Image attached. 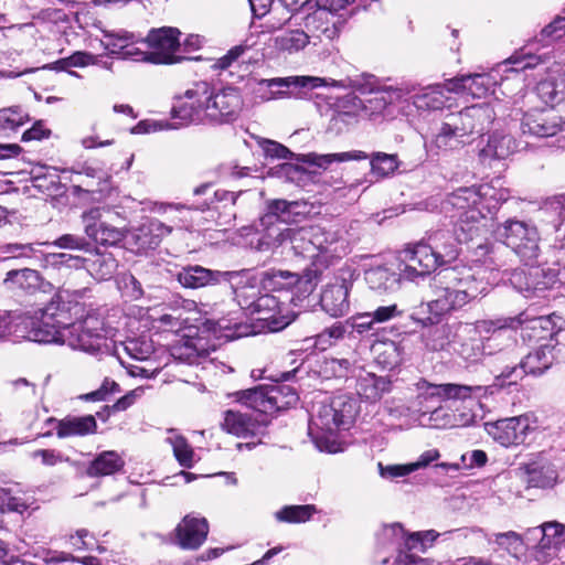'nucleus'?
Returning a JSON list of instances; mask_svg holds the SVG:
<instances>
[{
    "label": "nucleus",
    "mask_w": 565,
    "mask_h": 565,
    "mask_svg": "<svg viewBox=\"0 0 565 565\" xmlns=\"http://www.w3.org/2000/svg\"><path fill=\"white\" fill-rule=\"evenodd\" d=\"M25 338L39 343L66 344L87 353L107 349L113 329L97 311L74 301H51L22 318Z\"/></svg>",
    "instance_id": "1"
},
{
    "label": "nucleus",
    "mask_w": 565,
    "mask_h": 565,
    "mask_svg": "<svg viewBox=\"0 0 565 565\" xmlns=\"http://www.w3.org/2000/svg\"><path fill=\"white\" fill-rule=\"evenodd\" d=\"M416 391L412 406L386 403L388 415L406 424H414L429 414L433 426L465 427L477 423L479 414L475 407H481L479 398L487 393V387L456 383L433 384L420 380L416 383Z\"/></svg>",
    "instance_id": "2"
},
{
    "label": "nucleus",
    "mask_w": 565,
    "mask_h": 565,
    "mask_svg": "<svg viewBox=\"0 0 565 565\" xmlns=\"http://www.w3.org/2000/svg\"><path fill=\"white\" fill-rule=\"evenodd\" d=\"M480 215L479 211L470 210L466 213L468 218L430 230L418 243L406 246L401 253L405 279L415 281L425 278L454 263L459 256L460 245L480 234Z\"/></svg>",
    "instance_id": "3"
},
{
    "label": "nucleus",
    "mask_w": 565,
    "mask_h": 565,
    "mask_svg": "<svg viewBox=\"0 0 565 565\" xmlns=\"http://www.w3.org/2000/svg\"><path fill=\"white\" fill-rule=\"evenodd\" d=\"M242 108L243 98L236 87L216 88L207 81H198L175 97L171 113L180 125H223L235 121Z\"/></svg>",
    "instance_id": "4"
},
{
    "label": "nucleus",
    "mask_w": 565,
    "mask_h": 565,
    "mask_svg": "<svg viewBox=\"0 0 565 565\" xmlns=\"http://www.w3.org/2000/svg\"><path fill=\"white\" fill-rule=\"evenodd\" d=\"M564 326L565 321L556 315L531 317L527 312H521L514 317L481 319L466 323L462 326V332L480 338V348L486 356L513 345V331L518 328L532 330L537 339H545L562 330Z\"/></svg>",
    "instance_id": "5"
},
{
    "label": "nucleus",
    "mask_w": 565,
    "mask_h": 565,
    "mask_svg": "<svg viewBox=\"0 0 565 565\" xmlns=\"http://www.w3.org/2000/svg\"><path fill=\"white\" fill-rule=\"evenodd\" d=\"M358 415L354 398L348 395H338L329 403H321L309 422V435L321 451L335 452L337 433L349 429Z\"/></svg>",
    "instance_id": "6"
},
{
    "label": "nucleus",
    "mask_w": 565,
    "mask_h": 565,
    "mask_svg": "<svg viewBox=\"0 0 565 565\" xmlns=\"http://www.w3.org/2000/svg\"><path fill=\"white\" fill-rule=\"evenodd\" d=\"M446 92L449 93L447 85L434 84L422 87L415 82L405 81L395 86L383 87L367 99V103L373 110L382 111L390 104L411 99L419 111H437L447 105L449 98Z\"/></svg>",
    "instance_id": "7"
},
{
    "label": "nucleus",
    "mask_w": 565,
    "mask_h": 565,
    "mask_svg": "<svg viewBox=\"0 0 565 565\" xmlns=\"http://www.w3.org/2000/svg\"><path fill=\"white\" fill-rule=\"evenodd\" d=\"M239 327L232 324L228 319H207L200 329L196 339H191L174 349L173 355L188 364L202 363L211 352H214L222 342L234 340L242 335Z\"/></svg>",
    "instance_id": "8"
},
{
    "label": "nucleus",
    "mask_w": 565,
    "mask_h": 565,
    "mask_svg": "<svg viewBox=\"0 0 565 565\" xmlns=\"http://www.w3.org/2000/svg\"><path fill=\"white\" fill-rule=\"evenodd\" d=\"M331 243L320 227L273 228L269 239H258V250H269L277 246L289 247L295 255L313 259L319 253H330Z\"/></svg>",
    "instance_id": "9"
},
{
    "label": "nucleus",
    "mask_w": 565,
    "mask_h": 565,
    "mask_svg": "<svg viewBox=\"0 0 565 565\" xmlns=\"http://www.w3.org/2000/svg\"><path fill=\"white\" fill-rule=\"evenodd\" d=\"M540 62L541 58L539 56L515 53L488 74H468L449 79L447 82V90L455 93L466 92L473 97L481 98L488 93L494 92L493 87L498 84V75L501 72L519 73L536 67Z\"/></svg>",
    "instance_id": "10"
},
{
    "label": "nucleus",
    "mask_w": 565,
    "mask_h": 565,
    "mask_svg": "<svg viewBox=\"0 0 565 565\" xmlns=\"http://www.w3.org/2000/svg\"><path fill=\"white\" fill-rule=\"evenodd\" d=\"M495 235L510 247L525 265L534 264L541 253L540 234L536 226L526 221L509 218L499 224Z\"/></svg>",
    "instance_id": "11"
},
{
    "label": "nucleus",
    "mask_w": 565,
    "mask_h": 565,
    "mask_svg": "<svg viewBox=\"0 0 565 565\" xmlns=\"http://www.w3.org/2000/svg\"><path fill=\"white\" fill-rule=\"evenodd\" d=\"M433 288L436 298L423 303L411 316L423 326L436 324L445 315L469 303L466 294L460 292L455 286L436 281V275L433 278Z\"/></svg>",
    "instance_id": "12"
},
{
    "label": "nucleus",
    "mask_w": 565,
    "mask_h": 565,
    "mask_svg": "<svg viewBox=\"0 0 565 565\" xmlns=\"http://www.w3.org/2000/svg\"><path fill=\"white\" fill-rule=\"evenodd\" d=\"M436 281L455 286L467 295L468 301L484 296L490 289V277L487 268L481 266L446 267L436 274Z\"/></svg>",
    "instance_id": "13"
},
{
    "label": "nucleus",
    "mask_w": 565,
    "mask_h": 565,
    "mask_svg": "<svg viewBox=\"0 0 565 565\" xmlns=\"http://www.w3.org/2000/svg\"><path fill=\"white\" fill-rule=\"evenodd\" d=\"M257 145L263 150L266 158L290 159L309 166H315L321 169H327L334 162H343L349 160H364L369 158L367 153H365L364 151L356 150L327 154H319L316 152H310L306 154H295L284 145L266 138H257Z\"/></svg>",
    "instance_id": "14"
},
{
    "label": "nucleus",
    "mask_w": 565,
    "mask_h": 565,
    "mask_svg": "<svg viewBox=\"0 0 565 565\" xmlns=\"http://www.w3.org/2000/svg\"><path fill=\"white\" fill-rule=\"evenodd\" d=\"M510 281L521 292L545 290L557 282L565 284V258L559 254L551 264L531 267L527 271L514 270Z\"/></svg>",
    "instance_id": "15"
},
{
    "label": "nucleus",
    "mask_w": 565,
    "mask_h": 565,
    "mask_svg": "<svg viewBox=\"0 0 565 565\" xmlns=\"http://www.w3.org/2000/svg\"><path fill=\"white\" fill-rule=\"evenodd\" d=\"M181 31L173 26H162L151 29L146 39V42L151 49L150 63L152 64H178L185 60H191L182 54L180 42ZM193 60H201L200 56Z\"/></svg>",
    "instance_id": "16"
},
{
    "label": "nucleus",
    "mask_w": 565,
    "mask_h": 565,
    "mask_svg": "<svg viewBox=\"0 0 565 565\" xmlns=\"http://www.w3.org/2000/svg\"><path fill=\"white\" fill-rule=\"evenodd\" d=\"M248 276H239L237 279L241 284L243 279L246 280L245 286H235V297L242 308L250 310L253 313H258L260 320H268L274 317V312L279 310L280 301L273 295H260L256 297L257 279L252 275L249 269Z\"/></svg>",
    "instance_id": "17"
},
{
    "label": "nucleus",
    "mask_w": 565,
    "mask_h": 565,
    "mask_svg": "<svg viewBox=\"0 0 565 565\" xmlns=\"http://www.w3.org/2000/svg\"><path fill=\"white\" fill-rule=\"evenodd\" d=\"M308 212V205L305 202L282 199L268 201L266 212L259 220L264 233L258 239H269L273 228H281L278 223L296 222L298 216H303Z\"/></svg>",
    "instance_id": "18"
},
{
    "label": "nucleus",
    "mask_w": 565,
    "mask_h": 565,
    "mask_svg": "<svg viewBox=\"0 0 565 565\" xmlns=\"http://www.w3.org/2000/svg\"><path fill=\"white\" fill-rule=\"evenodd\" d=\"M102 46L108 51L110 56L136 62H149L151 52L142 51L135 46L140 41L134 32L124 29L103 30Z\"/></svg>",
    "instance_id": "19"
},
{
    "label": "nucleus",
    "mask_w": 565,
    "mask_h": 565,
    "mask_svg": "<svg viewBox=\"0 0 565 565\" xmlns=\"http://www.w3.org/2000/svg\"><path fill=\"white\" fill-rule=\"evenodd\" d=\"M561 350V348L554 345H542L530 352L518 366L504 370L501 376L504 380H509V383L512 384L522 379L524 374L542 375L553 365L556 359L555 352Z\"/></svg>",
    "instance_id": "20"
},
{
    "label": "nucleus",
    "mask_w": 565,
    "mask_h": 565,
    "mask_svg": "<svg viewBox=\"0 0 565 565\" xmlns=\"http://www.w3.org/2000/svg\"><path fill=\"white\" fill-rule=\"evenodd\" d=\"M239 276H248V271H221L212 270L200 265H188L178 271L177 280L184 288L199 289L217 285L221 281L233 282Z\"/></svg>",
    "instance_id": "21"
},
{
    "label": "nucleus",
    "mask_w": 565,
    "mask_h": 565,
    "mask_svg": "<svg viewBox=\"0 0 565 565\" xmlns=\"http://www.w3.org/2000/svg\"><path fill=\"white\" fill-rule=\"evenodd\" d=\"M536 428V420L532 416L521 415L498 420L489 433L502 446L509 447L525 443Z\"/></svg>",
    "instance_id": "22"
},
{
    "label": "nucleus",
    "mask_w": 565,
    "mask_h": 565,
    "mask_svg": "<svg viewBox=\"0 0 565 565\" xmlns=\"http://www.w3.org/2000/svg\"><path fill=\"white\" fill-rule=\"evenodd\" d=\"M521 129L524 135L548 138L565 130V120L553 109H534L523 115Z\"/></svg>",
    "instance_id": "23"
},
{
    "label": "nucleus",
    "mask_w": 565,
    "mask_h": 565,
    "mask_svg": "<svg viewBox=\"0 0 565 565\" xmlns=\"http://www.w3.org/2000/svg\"><path fill=\"white\" fill-rule=\"evenodd\" d=\"M270 419L266 416L258 417L252 413L228 409L224 412L222 428L241 438L265 435Z\"/></svg>",
    "instance_id": "24"
},
{
    "label": "nucleus",
    "mask_w": 565,
    "mask_h": 565,
    "mask_svg": "<svg viewBox=\"0 0 565 565\" xmlns=\"http://www.w3.org/2000/svg\"><path fill=\"white\" fill-rule=\"evenodd\" d=\"M423 139L426 154L429 158L447 156L466 145V140L452 132L441 120L434 128H429L423 135Z\"/></svg>",
    "instance_id": "25"
},
{
    "label": "nucleus",
    "mask_w": 565,
    "mask_h": 565,
    "mask_svg": "<svg viewBox=\"0 0 565 565\" xmlns=\"http://www.w3.org/2000/svg\"><path fill=\"white\" fill-rule=\"evenodd\" d=\"M84 232L92 241L100 245H116L124 238V232L102 220L99 209H90L82 214Z\"/></svg>",
    "instance_id": "26"
},
{
    "label": "nucleus",
    "mask_w": 565,
    "mask_h": 565,
    "mask_svg": "<svg viewBox=\"0 0 565 565\" xmlns=\"http://www.w3.org/2000/svg\"><path fill=\"white\" fill-rule=\"evenodd\" d=\"M441 210L449 214L450 222H461V218H467L466 213L470 210L481 213L480 224L486 220L483 210L478 206L477 186L459 188L448 194L441 203Z\"/></svg>",
    "instance_id": "27"
},
{
    "label": "nucleus",
    "mask_w": 565,
    "mask_h": 565,
    "mask_svg": "<svg viewBox=\"0 0 565 565\" xmlns=\"http://www.w3.org/2000/svg\"><path fill=\"white\" fill-rule=\"evenodd\" d=\"M207 534V520L188 514L174 529V543L182 550H198L205 542Z\"/></svg>",
    "instance_id": "28"
},
{
    "label": "nucleus",
    "mask_w": 565,
    "mask_h": 565,
    "mask_svg": "<svg viewBox=\"0 0 565 565\" xmlns=\"http://www.w3.org/2000/svg\"><path fill=\"white\" fill-rule=\"evenodd\" d=\"M46 423L54 425L55 435L60 439L85 437L96 434L98 428L96 416L94 415H66L61 419L50 417Z\"/></svg>",
    "instance_id": "29"
},
{
    "label": "nucleus",
    "mask_w": 565,
    "mask_h": 565,
    "mask_svg": "<svg viewBox=\"0 0 565 565\" xmlns=\"http://www.w3.org/2000/svg\"><path fill=\"white\" fill-rule=\"evenodd\" d=\"M322 78L313 76H288L276 77L270 79H260L257 85V92H262L264 100L277 98L285 93V88L289 87H309L316 88L322 85Z\"/></svg>",
    "instance_id": "30"
},
{
    "label": "nucleus",
    "mask_w": 565,
    "mask_h": 565,
    "mask_svg": "<svg viewBox=\"0 0 565 565\" xmlns=\"http://www.w3.org/2000/svg\"><path fill=\"white\" fill-rule=\"evenodd\" d=\"M171 232L172 226L166 225L157 218H150L131 233L130 239L137 253H147L159 246L161 239Z\"/></svg>",
    "instance_id": "31"
},
{
    "label": "nucleus",
    "mask_w": 565,
    "mask_h": 565,
    "mask_svg": "<svg viewBox=\"0 0 565 565\" xmlns=\"http://www.w3.org/2000/svg\"><path fill=\"white\" fill-rule=\"evenodd\" d=\"M237 401L247 407L257 412V416H266L277 413L275 404L277 399L273 397L271 385H258L253 388L239 391L236 393Z\"/></svg>",
    "instance_id": "32"
},
{
    "label": "nucleus",
    "mask_w": 565,
    "mask_h": 565,
    "mask_svg": "<svg viewBox=\"0 0 565 565\" xmlns=\"http://www.w3.org/2000/svg\"><path fill=\"white\" fill-rule=\"evenodd\" d=\"M58 257L62 259L61 262L74 260L75 266L84 264L88 273L97 280L110 279L118 267L116 258L110 253H99L87 260L65 253L58 254Z\"/></svg>",
    "instance_id": "33"
},
{
    "label": "nucleus",
    "mask_w": 565,
    "mask_h": 565,
    "mask_svg": "<svg viewBox=\"0 0 565 565\" xmlns=\"http://www.w3.org/2000/svg\"><path fill=\"white\" fill-rule=\"evenodd\" d=\"M285 8L291 12V19L303 22L306 29H320L326 18V10L319 8V0H280Z\"/></svg>",
    "instance_id": "34"
},
{
    "label": "nucleus",
    "mask_w": 565,
    "mask_h": 565,
    "mask_svg": "<svg viewBox=\"0 0 565 565\" xmlns=\"http://www.w3.org/2000/svg\"><path fill=\"white\" fill-rule=\"evenodd\" d=\"M355 390L362 399L375 403L392 391V381L387 376L365 372L356 377Z\"/></svg>",
    "instance_id": "35"
},
{
    "label": "nucleus",
    "mask_w": 565,
    "mask_h": 565,
    "mask_svg": "<svg viewBox=\"0 0 565 565\" xmlns=\"http://www.w3.org/2000/svg\"><path fill=\"white\" fill-rule=\"evenodd\" d=\"M537 96L545 104H559L565 99V72L562 67L551 68L536 86Z\"/></svg>",
    "instance_id": "36"
},
{
    "label": "nucleus",
    "mask_w": 565,
    "mask_h": 565,
    "mask_svg": "<svg viewBox=\"0 0 565 565\" xmlns=\"http://www.w3.org/2000/svg\"><path fill=\"white\" fill-rule=\"evenodd\" d=\"M313 29H311L312 31ZM310 30L287 26L281 29L274 38V47L286 54H296L310 44Z\"/></svg>",
    "instance_id": "37"
},
{
    "label": "nucleus",
    "mask_w": 565,
    "mask_h": 565,
    "mask_svg": "<svg viewBox=\"0 0 565 565\" xmlns=\"http://www.w3.org/2000/svg\"><path fill=\"white\" fill-rule=\"evenodd\" d=\"M478 206L483 210L486 217L497 213L500 205L508 201L510 193L502 188L500 180L484 183L477 186Z\"/></svg>",
    "instance_id": "38"
},
{
    "label": "nucleus",
    "mask_w": 565,
    "mask_h": 565,
    "mask_svg": "<svg viewBox=\"0 0 565 565\" xmlns=\"http://www.w3.org/2000/svg\"><path fill=\"white\" fill-rule=\"evenodd\" d=\"M349 288L345 284L328 286L320 297L322 309L331 317H341L350 309Z\"/></svg>",
    "instance_id": "39"
},
{
    "label": "nucleus",
    "mask_w": 565,
    "mask_h": 565,
    "mask_svg": "<svg viewBox=\"0 0 565 565\" xmlns=\"http://www.w3.org/2000/svg\"><path fill=\"white\" fill-rule=\"evenodd\" d=\"M43 278L40 273L31 268L9 270L3 279V286L11 291L32 294L41 288Z\"/></svg>",
    "instance_id": "40"
},
{
    "label": "nucleus",
    "mask_w": 565,
    "mask_h": 565,
    "mask_svg": "<svg viewBox=\"0 0 565 565\" xmlns=\"http://www.w3.org/2000/svg\"><path fill=\"white\" fill-rule=\"evenodd\" d=\"M526 482L533 488H552L558 478L556 468L547 460H533L524 466Z\"/></svg>",
    "instance_id": "41"
},
{
    "label": "nucleus",
    "mask_w": 565,
    "mask_h": 565,
    "mask_svg": "<svg viewBox=\"0 0 565 565\" xmlns=\"http://www.w3.org/2000/svg\"><path fill=\"white\" fill-rule=\"evenodd\" d=\"M403 269H401V274H397L386 266H374L365 270L364 279L369 287L375 291H391L396 288L401 277L405 278Z\"/></svg>",
    "instance_id": "42"
},
{
    "label": "nucleus",
    "mask_w": 565,
    "mask_h": 565,
    "mask_svg": "<svg viewBox=\"0 0 565 565\" xmlns=\"http://www.w3.org/2000/svg\"><path fill=\"white\" fill-rule=\"evenodd\" d=\"M544 552L537 555V562L547 564L557 554L561 545L565 543V524L557 521L544 522Z\"/></svg>",
    "instance_id": "43"
},
{
    "label": "nucleus",
    "mask_w": 565,
    "mask_h": 565,
    "mask_svg": "<svg viewBox=\"0 0 565 565\" xmlns=\"http://www.w3.org/2000/svg\"><path fill=\"white\" fill-rule=\"evenodd\" d=\"M515 142L510 135L494 132L488 138V142L479 151L482 161L491 159H504L513 152Z\"/></svg>",
    "instance_id": "44"
},
{
    "label": "nucleus",
    "mask_w": 565,
    "mask_h": 565,
    "mask_svg": "<svg viewBox=\"0 0 565 565\" xmlns=\"http://www.w3.org/2000/svg\"><path fill=\"white\" fill-rule=\"evenodd\" d=\"M124 459L114 450L100 452L88 466L89 477L110 476L124 468Z\"/></svg>",
    "instance_id": "45"
},
{
    "label": "nucleus",
    "mask_w": 565,
    "mask_h": 565,
    "mask_svg": "<svg viewBox=\"0 0 565 565\" xmlns=\"http://www.w3.org/2000/svg\"><path fill=\"white\" fill-rule=\"evenodd\" d=\"M489 544H495L498 548H501L509 553L511 556L521 559L525 557V543L519 533L514 531H508L503 533H493L487 536Z\"/></svg>",
    "instance_id": "46"
},
{
    "label": "nucleus",
    "mask_w": 565,
    "mask_h": 565,
    "mask_svg": "<svg viewBox=\"0 0 565 565\" xmlns=\"http://www.w3.org/2000/svg\"><path fill=\"white\" fill-rule=\"evenodd\" d=\"M372 350L376 364L384 370H393L402 363V348L395 341L379 342L372 347Z\"/></svg>",
    "instance_id": "47"
},
{
    "label": "nucleus",
    "mask_w": 565,
    "mask_h": 565,
    "mask_svg": "<svg viewBox=\"0 0 565 565\" xmlns=\"http://www.w3.org/2000/svg\"><path fill=\"white\" fill-rule=\"evenodd\" d=\"M525 543V559L524 562L529 565H544V563L537 562V555L540 552H544V525L529 529L524 536H522Z\"/></svg>",
    "instance_id": "48"
},
{
    "label": "nucleus",
    "mask_w": 565,
    "mask_h": 565,
    "mask_svg": "<svg viewBox=\"0 0 565 565\" xmlns=\"http://www.w3.org/2000/svg\"><path fill=\"white\" fill-rule=\"evenodd\" d=\"M469 126L472 127V134H483L495 118V113L489 104H477L467 107Z\"/></svg>",
    "instance_id": "49"
},
{
    "label": "nucleus",
    "mask_w": 565,
    "mask_h": 565,
    "mask_svg": "<svg viewBox=\"0 0 565 565\" xmlns=\"http://www.w3.org/2000/svg\"><path fill=\"white\" fill-rule=\"evenodd\" d=\"M297 280V274L280 270V269H270L263 273L262 277V286L265 289L270 291H282L290 290L292 288V284Z\"/></svg>",
    "instance_id": "50"
},
{
    "label": "nucleus",
    "mask_w": 565,
    "mask_h": 565,
    "mask_svg": "<svg viewBox=\"0 0 565 565\" xmlns=\"http://www.w3.org/2000/svg\"><path fill=\"white\" fill-rule=\"evenodd\" d=\"M316 513L317 508L313 504L286 505L275 513V518L279 522L305 523Z\"/></svg>",
    "instance_id": "51"
},
{
    "label": "nucleus",
    "mask_w": 565,
    "mask_h": 565,
    "mask_svg": "<svg viewBox=\"0 0 565 565\" xmlns=\"http://www.w3.org/2000/svg\"><path fill=\"white\" fill-rule=\"evenodd\" d=\"M30 120L29 114L20 106L0 109V132L14 131Z\"/></svg>",
    "instance_id": "52"
},
{
    "label": "nucleus",
    "mask_w": 565,
    "mask_h": 565,
    "mask_svg": "<svg viewBox=\"0 0 565 565\" xmlns=\"http://www.w3.org/2000/svg\"><path fill=\"white\" fill-rule=\"evenodd\" d=\"M167 441L172 446L173 455L180 466L184 468H192L194 466V451L183 436L172 434L167 438Z\"/></svg>",
    "instance_id": "53"
},
{
    "label": "nucleus",
    "mask_w": 565,
    "mask_h": 565,
    "mask_svg": "<svg viewBox=\"0 0 565 565\" xmlns=\"http://www.w3.org/2000/svg\"><path fill=\"white\" fill-rule=\"evenodd\" d=\"M459 337V349H457L459 355L468 362L475 363L480 361L483 356V350H481L480 338L477 335H466L462 332V326L460 327Z\"/></svg>",
    "instance_id": "54"
},
{
    "label": "nucleus",
    "mask_w": 565,
    "mask_h": 565,
    "mask_svg": "<svg viewBox=\"0 0 565 565\" xmlns=\"http://www.w3.org/2000/svg\"><path fill=\"white\" fill-rule=\"evenodd\" d=\"M371 170L381 178L388 177L399 167L397 154L373 152L370 157Z\"/></svg>",
    "instance_id": "55"
},
{
    "label": "nucleus",
    "mask_w": 565,
    "mask_h": 565,
    "mask_svg": "<svg viewBox=\"0 0 565 565\" xmlns=\"http://www.w3.org/2000/svg\"><path fill=\"white\" fill-rule=\"evenodd\" d=\"M256 45L255 41L250 39H246L242 43L233 46L227 51L222 57L217 58L214 64L211 66L214 71H225L233 66L241 57L245 55L247 51L253 49Z\"/></svg>",
    "instance_id": "56"
},
{
    "label": "nucleus",
    "mask_w": 565,
    "mask_h": 565,
    "mask_svg": "<svg viewBox=\"0 0 565 565\" xmlns=\"http://www.w3.org/2000/svg\"><path fill=\"white\" fill-rule=\"evenodd\" d=\"M451 333L452 330L449 324L437 326L425 334V347L430 351H443L450 344Z\"/></svg>",
    "instance_id": "57"
},
{
    "label": "nucleus",
    "mask_w": 565,
    "mask_h": 565,
    "mask_svg": "<svg viewBox=\"0 0 565 565\" xmlns=\"http://www.w3.org/2000/svg\"><path fill=\"white\" fill-rule=\"evenodd\" d=\"M441 121L456 132V135L466 140L467 137L472 135V127L469 126V118L467 107L458 113L446 114Z\"/></svg>",
    "instance_id": "58"
},
{
    "label": "nucleus",
    "mask_w": 565,
    "mask_h": 565,
    "mask_svg": "<svg viewBox=\"0 0 565 565\" xmlns=\"http://www.w3.org/2000/svg\"><path fill=\"white\" fill-rule=\"evenodd\" d=\"M99 63V57L88 52L77 51L65 58H61L52 64L50 68L66 70L67 67H85Z\"/></svg>",
    "instance_id": "59"
},
{
    "label": "nucleus",
    "mask_w": 565,
    "mask_h": 565,
    "mask_svg": "<svg viewBox=\"0 0 565 565\" xmlns=\"http://www.w3.org/2000/svg\"><path fill=\"white\" fill-rule=\"evenodd\" d=\"M120 385L109 377H105L100 386L87 394L79 396L81 399L86 402H105L108 401L113 395L120 393Z\"/></svg>",
    "instance_id": "60"
},
{
    "label": "nucleus",
    "mask_w": 565,
    "mask_h": 565,
    "mask_svg": "<svg viewBox=\"0 0 565 565\" xmlns=\"http://www.w3.org/2000/svg\"><path fill=\"white\" fill-rule=\"evenodd\" d=\"M350 334L356 333L360 337L377 331L376 324L369 312L358 313L347 319Z\"/></svg>",
    "instance_id": "61"
},
{
    "label": "nucleus",
    "mask_w": 565,
    "mask_h": 565,
    "mask_svg": "<svg viewBox=\"0 0 565 565\" xmlns=\"http://www.w3.org/2000/svg\"><path fill=\"white\" fill-rule=\"evenodd\" d=\"M273 388V397L277 399L276 411H282L291 407L298 402V394L296 390L286 384H275L271 385Z\"/></svg>",
    "instance_id": "62"
},
{
    "label": "nucleus",
    "mask_w": 565,
    "mask_h": 565,
    "mask_svg": "<svg viewBox=\"0 0 565 565\" xmlns=\"http://www.w3.org/2000/svg\"><path fill=\"white\" fill-rule=\"evenodd\" d=\"M125 351L137 361L148 360L153 353V347L146 339H129L125 342Z\"/></svg>",
    "instance_id": "63"
},
{
    "label": "nucleus",
    "mask_w": 565,
    "mask_h": 565,
    "mask_svg": "<svg viewBox=\"0 0 565 565\" xmlns=\"http://www.w3.org/2000/svg\"><path fill=\"white\" fill-rule=\"evenodd\" d=\"M34 253V244L9 243L0 245V259L30 258Z\"/></svg>",
    "instance_id": "64"
}]
</instances>
